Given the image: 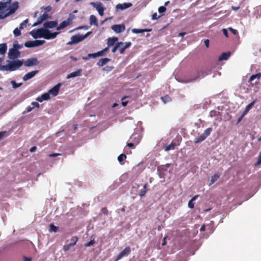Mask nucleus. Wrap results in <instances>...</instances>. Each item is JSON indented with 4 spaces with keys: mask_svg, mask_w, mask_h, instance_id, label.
<instances>
[{
    "mask_svg": "<svg viewBox=\"0 0 261 261\" xmlns=\"http://www.w3.org/2000/svg\"><path fill=\"white\" fill-rule=\"evenodd\" d=\"M38 73L37 70L32 71L26 74L23 77V80L24 81H28L32 78H33L35 75Z\"/></svg>",
    "mask_w": 261,
    "mask_h": 261,
    "instance_id": "aec40b11",
    "label": "nucleus"
},
{
    "mask_svg": "<svg viewBox=\"0 0 261 261\" xmlns=\"http://www.w3.org/2000/svg\"><path fill=\"white\" fill-rule=\"evenodd\" d=\"M117 40L118 38L117 37H112L108 38L107 42L108 46L107 47L109 48L110 46L113 45L116 43V42L117 41Z\"/></svg>",
    "mask_w": 261,
    "mask_h": 261,
    "instance_id": "5701e85b",
    "label": "nucleus"
},
{
    "mask_svg": "<svg viewBox=\"0 0 261 261\" xmlns=\"http://www.w3.org/2000/svg\"><path fill=\"white\" fill-rule=\"evenodd\" d=\"M59 155V154H58V153H52V154H49V156H50V157H55V156H58Z\"/></svg>",
    "mask_w": 261,
    "mask_h": 261,
    "instance_id": "69168bd1",
    "label": "nucleus"
},
{
    "mask_svg": "<svg viewBox=\"0 0 261 261\" xmlns=\"http://www.w3.org/2000/svg\"><path fill=\"white\" fill-rule=\"evenodd\" d=\"M77 240H78V238L76 237H73L72 238V241H73V243H71L68 244L67 245H65L63 247V250L64 251H67L68 250H69L71 247L73 246L76 244Z\"/></svg>",
    "mask_w": 261,
    "mask_h": 261,
    "instance_id": "a211bd4d",
    "label": "nucleus"
},
{
    "mask_svg": "<svg viewBox=\"0 0 261 261\" xmlns=\"http://www.w3.org/2000/svg\"><path fill=\"white\" fill-rule=\"evenodd\" d=\"M136 144L134 143H128L127 145L130 147H134Z\"/></svg>",
    "mask_w": 261,
    "mask_h": 261,
    "instance_id": "bf43d9fd",
    "label": "nucleus"
},
{
    "mask_svg": "<svg viewBox=\"0 0 261 261\" xmlns=\"http://www.w3.org/2000/svg\"><path fill=\"white\" fill-rule=\"evenodd\" d=\"M239 9H240V7H234V6L232 7V9L234 11H237Z\"/></svg>",
    "mask_w": 261,
    "mask_h": 261,
    "instance_id": "774afa93",
    "label": "nucleus"
},
{
    "mask_svg": "<svg viewBox=\"0 0 261 261\" xmlns=\"http://www.w3.org/2000/svg\"><path fill=\"white\" fill-rule=\"evenodd\" d=\"M61 86V84L59 83L50 89L47 93L43 94L41 96L37 98L36 100L40 102L44 100H47L50 98V95L56 96L58 95Z\"/></svg>",
    "mask_w": 261,
    "mask_h": 261,
    "instance_id": "7ed1b4c3",
    "label": "nucleus"
},
{
    "mask_svg": "<svg viewBox=\"0 0 261 261\" xmlns=\"http://www.w3.org/2000/svg\"><path fill=\"white\" fill-rule=\"evenodd\" d=\"M222 31H223L224 35H225V36L226 37H228V34L227 30L226 29H223L222 30Z\"/></svg>",
    "mask_w": 261,
    "mask_h": 261,
    "instance_id": "864d4df0",
    "label": "nucleus"
},
{
    "mask_svg": "<svg viewBox=\"0 0 261 261\" xmlns=\"http://www.w3.org/2000/svg\"><path fill=\"white\" fill-rule=\"evenodd\" d=\"M219 113H220L218 111H217L215 110H213L210 112V116L212 118L214 117L218 116L219 115Z\"/></svg>",
    "mask_w": 261,
    "mask_h": 261,
    "instance_id": "4c0bfd02",
    "label": "nucleus"
},
{
    "mask_svg": "<svg viewBox=\"0 0 261 261\" xmlns=\"http://www.w3.org/2000/svg\"><path fill=\"white\" fill-rule=\"evenodd\" d=\"M58 227L55 226L53 224H51L49 226V231L56 232L58 230Z\"/></svg>",
    "mask_w": 261,
    "mask_h": 261,
    "instance_id": "c9c22d12",
    "label": "nucleus"
},
{
    "mask_svg": "<svg viewBox=\"0 0 261 261\" xmlns=\"http://www.w3.org/2000/svg\"><path fill=\"white\" fill-rule=\"evenodd\" d=\"M147 184H145L143 186V188L141 190L140 193L139 194L140 196L143 197L144 196L147 191Z\"/></svg>",
    "mask_w": 261,
    "mask_h": 261,
    "instance_id": "f704fd0d",
    "label": "nucleus"
},
{
    "mask_svg": "<svg viewBox=\"0 0 261 261\" xmlns=\"http://www.w3.org/2000/svg\"><path fill=\"white\" fill-rule=\"evenodd\" d=\"M95 55V53L94 54H89L88 55V56L89 58H95L96 56Z\"/></svg>",
    "mask_w": 261,
    "mask_h": 261,
    "instance_id": "680f3d73",
    "label": "nucleus"
},
{
    "mask_svg": "<svg viewBox=\"0 0 261 261\" xmlns=\"http://www.w3.org/2000/svg\"><path fill=\"white\" fill-rule=\"evenodd\" d=\"M18 8V3L17 2L13 3L9 7V13L12 14L14 13Z\"/></svg>",
    "mask_w": 261,
    "mask_h": 261,
    "instance_id": "6ab92c4d",
    "label": "nucleus"
},
{
    "mask_svg": "<svg viewBox=\"0 0 261 261\" xmlns=\"http://www.w3.org/2000/svg\"><path fill=\"white\" fill-rule=\"evenodd\" d=\"M108 50V47H106L104 48L103 49L101 50V51H98L96 53H95V55L96 56V58L97 57H100L103 56V55Z\"/></svg>",
    "mask_w": 261,
    "mask_h": 261,
    "instance_id": "2f4dec72",
    "label": "nucleus"
},
{
    "mask_svg": "<svg viewBox=\"0 0 261 261\" xmlns=\"http://www.w3.org/2000/svg\"><path fill=\"white\" fill-rule=\"evenodd\" d=\"M31 106L32 107V108H38L39 107V104L37 102H32L31 103Z\"/></svg>",
    "mask_w": 261,
    "mask_h": 261,
    "instance_id": "de8ad7c7",
    "label": "nucleus"
},
{
    "mask_svg": "<svg viewBox=\"0 0 261 261\" xmlns=\"http://www.w3.org/2000/svg\"><path fill=\"white\" fill-rule=\"evenodd\" d=\"M7 49V45L6 43L0 44V54L4 55L5 54Z\"/></svg>",
    "mask_w": 261,
    "mask_h": 261,
    "instance_id": "b1692460",
    "label": "nucleus"
},
{
    "mask_svg": "<svg viewBox=\"0 0 261 261\" xmlns=\"http://www.w3.org/2000/svg\"><path fill=\"white\" fill-rule=\"evenodd\" d=\"M32 258L30 257H24V261H31Z\"/></svg>",
    "mask_w": 261,
    "mask_h": 261,
    "instance_id": "338daca9",
    "label": "nucleus"
},
{
    "mask_svg": "<svg viewBox=\"0 0 261 261\" xmlns=\"http://www.w3.org/2000/svg\"><path fill=\"white\" fill-rule=\"evenodd\" d=\"M58 23L57 20L47 21L43 24V27L46 29L49 30L55 27L57 28L58 27Z\"/></svg>",
    "mask_w": 261,
    "mask_h": 261,
    "instance_id": "1a4fd4ad",
    "label": "nucleus"
},
{
    "mask_svg": "<svg viewBox=\"0 0 261 261\" xmlns=\"http://www.w3.org/2000/svg\"><path fill=\"white\" fill-rule=\"evenodd\" d=\"M176 146V144L175 143L172 142L170 144L167 145L165 147V150L166 151H169L171 149H174L175 148V146Z\"/></svg>",
    "mask_w": 261,
    "mask_h": 261,
    "instance_id": "72a5a7b5",
    "label": "nucleus"
},
{
    "mask_svg": "<svg viewBox=\"0 0 261 261\" xmlns=\"http://www.w3.org/2000/svg\"><path fill=\"white\" fill-rule=\"evenodd\" d=\"M126 156L125 154H121L118 157V160L120 163H121L126 159Z\"/></svg>",
    "mask_w": 261,
    "mask_h": 261,
    "instance_id": "c03bdc74",
    "label": "nucleus"
},
{
    "mask_svg": "<svg viewBox=\"0 0 261 261\" xmlns=\"http://www.w3.org/2000/svg\"><path fill=\"white\" fill-rule=\"evenodd\" d=\"M132 6V4L130 3H125L123 4H118L116 7V10H123L126 9L129 7H131Z\"/></svg>",
    "mask_w": 261,
    "mask_h": 261,
    "instance_id": "ddd939ff",
    "label": "nucleus"
},
{
    "mask_svg": "<svg viewBox=\"0 0 261 261\" xmlns=\"http://www.w3.org/2000/svg\"><path fill=\"white\" fill-rule=\"evenodd\" d=\"M73 17V15L70 14L66 20L62 21L60 25L57 27L56 30L57 31H60L72 23Z\"/></svg>",
    "mask_w": 261,
    "mask_h": 261,
    "instance_id": "423d86ee",
    "label": "nucleus"
},
{
    "mask_svg": "<svg viewBox=\"0 0 261 261\" xmlns=\"http://www.w3.org/2000/svg\"><path fill=\"white\" fill-rule=\"evenodd\" d=\"M256 99L253 101H252L250 103H249L248 105H247L244 110V111L243 112L241 118L239 119V121H240L250 111V110L253 107L256 101Z\"/></svg>",
    "mask_w": 261,
    "mask_h": 261,
    "instance_id": "f8f14e48",
    "label": "nucleus"
},
{
    "mask_svg": "<svg viewBox=\"0 0 261 261\" xmlns=\"http://www.w3.org/2000/svg\"><path fill=\"white\" fill-rule=\"evenodd\" d=\"M89 28V27L88 25H84V26L77 27L76 29H75V30L84 29V30H88Z\"/></svg>",
    "mask_w": 261,
    "mask_h": 261,
    "instance_id": "8fccbe9b",
    "label": "nucleus"
},
{
    "mask_svg": "<svg viewBox=\"0 0 261 261\" xmlns=\"http://www.w3.org/2000/svg\"><path fill=\"white\" fill-rule=\"evenodd\" d=\"M261 77V73H258L256 74L252 75L250 79H249V82H252L255 79H257V80H259L260 78Z\"/></svg>",
    "mask_w": 261,
    "mask_h": 261,
    "instance_id": "c85d7f7f",
    "label": "nucleus"
},
{
    "mask_svg": "<svg viewBox=\"0 0 261 261\" xmlns=\"http://www.w3.org/2000/svg\"><path fill=\"white\" fill-rule=\"evenodd\" d=\"M38 61L36 58H31L28 59L24 63V65L27 67L33 66L37 65Z\"/></svg>",
    "mask_w": 261,
    "mask_h": 261,
    "instance_id": "dca6fc26",
    "label": "nucleus"
},
{
    "mask_svg": "<svg viewBox=\"0 0 261 261\" xmlns=\"http://www.w3.org/2000/svg\"><path fill=\"white\" fill-rule=\"evenodd\" d=\"M90 24L94 25L96 27L98 26V21L96 17L93 15L90 16Z\"/></svg>",
    "mask_w": 261,
    "mask_h": 261,
    "instance_id": "412c9836",
    "label": "nucleus"
},
{
    "mask_svg": "<svg viewBox=\"0 0 261 261\" xmlns=\"http://www.w3.org/2000/svg\"><path fill=\"white\" fill-rule=\"evenodd\" d=\"M12 0H3V2L0 3V9H4L7 7L6 5L9 4Z\"/></svg>",
    "mask_w": 261,
    "mask_h": 261,
    "instance_id": "c756f323",
    "label": "nucleus"
},
{
    "mask_svg": "<svg viewBox=\"0 0 261 261\" xmlns=\"http://www.w3.org/2000/svg\"><path fill=\"white\" fill-rule=\"evenodd\" d=\"M212 131V128H208L202 134L206 138L208 137Z\"/></svg>",
    "mask_w": 261,
    "mask_h": 261,
    "instance_id": "79ce46f5",
    "label": "nucleus"
},
{
    "mask_svg": "<svg viewBox=\"0 0 261 261\" xmlns=\"http://www.w3.org/2000/svg\"><path fill=\"white\" fill-rule=\"evenodd\" d=\"M111 29L116 33H120L124 31L125 27L123 24H115L111 27Z\"/></svg>",
    "mask_w": 261,
    "mask_h": 261,
    "instance_id": "9b49d317",
    "label": "nucleus"
},
{
    "mask_svg": "<svg viewBox=\"0 0 261 261\" xmlns=\"http://www.w3.org/2000/svg\"><path fill=\"white\" fill-rule=\"evenodd\" d=\"M20 30L21 29H20V28H17L14 29V30L13 31V34L15 36L17 37L21 35Z\"/></svg>",
    "mask_w": 261,
    "mask_h": 261,
    "instance_id": "ea45409f",
    "label": "nucleus"
},
{
    "mask_svg": "<svg viewBox=\"0 0 261 261\" xmlns=\"http://www.w3.org/2000/svg\"><path fill=\"white\" fill-rule=\"evenodd\" d=\"M228 29L234 35H236L238 33L237 31L232 28H229Z\"/></svg>",
    "mask_w": 261,
    "mask_h": 261,
    "instance_id": "6e6d98bb",
    "label": "nucleus"
},
{
    "mask_svg": "<svg viewBox=\"0 0 261 261\" xmlns=\"http://www.w3.org/2000/svg\"><path fill=\"white\" fill-rule=\"evenodd\" d=\"M132 32L135 34L142 33L148 31L147 29H133L132 30Z\"/></svg>",
    "mask_w": 261,
    "mask_h": 261,
    "instance_id": "7c9ffc66",
    "label": "nucleus"
},
{
    "mask_svg": "<svg viewBox=\"0 0 261 261\" xmlns=\"http://www.w3.org/2000/svg\"><path fill=\"white\" fill-rule=\"evenodd\" d=\"M11 84L12 85V86H13V88H17L18 87H19L21 84H17V83L14 81H12L11 82Z\"/></svg>",
    "mask_w": 261,
    "mask_h": 261,
    "instance_id": "09e8293b",
    "label": "nucleus"
},
{
    "mask_svg": "<svg viewBox=\"0 0 261 261\" xmlns=\"http://www.w3.org/2000/svg\"><path fill=\"white\" fill-rule=\"evenodd\" d=\"M166 10V8L164 6H161L159 7L158 9V11L160 13H163L165 12Z\"/></svg>",
    "mask_w": 261,
    "mask_h": 261,
    "instance_id": "49530a36",
    "label": "nucleus"
},
{
    "mask_svg": "<svg viewBox=\"0 0 261 261\" xmlns=\"http://www.w3.org/2000/svg\"><path fill=\"white\" fill-rule=\"evenodd\" d=\"M198 76L197 77L195 80H196V79L197 78H202V77H203L204 76H205L206 75H207L208 73H207L206 71H201L200 72H198Z\"/></svg>",
    "mask_w": 261,
    "mask_h": 261,
    "instance_id": "58836bf2",
    "label": "nucleus"
},
{
    "mask_svg": "<svg viewBox=\"0 0 261 261\" xmlns=\"http://www.w3.org/2000/svg\"><path fill=\"white\" fill-rule=\"evenodd\" d=\"M158 18H159V16H158V14L156 13H154L152 16V20L157 19Z\"/></svg>",
    "mask_w": 261,
    "mask_h": 261,
    "instance_id": "4d7b16f0",
    "label": "nucleus"
},
{
    "mask_svg": "<svg viewBox=\"0 0 261 261\" xmlns=\"http://www.w3.org/2000/svg\"><path fill=\"white\" fill-rule=\"evenodd\" d=\"M7 65L5 66L0 65V70L6 71H13L18 69L21 67L23 63V60L7 61Z\"/></svg>",
    "mask_w": 261,
    "mask_h": 261,
    "instance_id": "f03ea898",
    "label": "nucleus"
},
{
    "mask_svg": "<svg viewBox=\"0 0 261 261\" xmlns=\"http://www.w3.org/2000/svg\"><path fill=\"white\" fill-rule=\"evenodd\" d=\"M34 109L32 108V106H29L27 107V109H26V112L29 113V112H30L31 111H32Z\"/></svg>",
    "mask_w": 261,
    "mask_h": 261,
    "instance_id": "13d9d810",
    "label": "nucleus"
},
{
    "mask_svg": "<svg viewBox=\"0 0 261 261\" xmlns=\"http://www.w3.org/2000/svg\"><path fill=\"white\" fill-rule=\"evenodd\" d=\"M198 195L194 196L188 202V206L190 208H193L194 207V201L197 198Z\"/></svg>",
    "mask_w": 261,
    "mask_h": 261,
    "instance_id": "cd10ccee",
    "label": "nucleus"
},
{
    "mask_svg": "<svg viewBox=\"0 0 261 261\" xmlns=\"http://www.w3.org/2000/svg\"><path fill=\"white\" fill-rule=\"evenodd\" d=\"M125 97L122 98V105L123 106L125 107L127 105L128 101L125 100Z\"/></svg>",
    "mask_w": 261,
    "mask_h": 261,
    "instance_id": "603ef678",
    "label": "nucleus"
},
{
    "mask_svg": "<svg viewBox=\"0 0 261 261\" xmlns=\"http://www.w3.org/2000/svg\"><path fill=\"white\" fill-rule=\"evenodd\" d=\"M36 149H37V147L36 146H33L30 148V151L31 152H33L36 151Z\"/></svg>",
    "mask_w": 261,
    "mask_h": 261,
    "instance_id": "e2e57ef3",
    "label": "nucleus"
},
{
    "mask_svg": "<svg viewBox=\"0 0 261 261\" xmlns=\"http://www.w3.org/2000/svg\"><path fill=\"white\" fill-rule=\"evenodd\" d=\"M94 244V240H91L89 242L85 244V246L86 247H90L92 245H93Z\"/></svg>",
    "mask_w": 261,
    "mask_h": 261,
    "instance_id": "3c124183",
    "label": "nucleus"
},
{
    "mask_svg": "<svg viewBox=\"0 0 261 261\" xmlns=\"http://www.w3.org/2000/svg\"><path fill=\"white\" fill-rule=\"evenodd\" d=\"M92 32H88L85 35H82L80 34H76L71 37V41L69 42L68 44H76L87 38L91 34Z\"/></svg>",
    "mask_w": 261,
    "mask_h": 261,
    "instance_id": "20e7f679",
    "label": "nucleus"
},
{
    "mask_svg": "<svg viewBox=\"0 0 261 261\" xmlns=\"http://www.w3.org/2000/svg\"><path fill=\"white\" fill-rule=\"evenodd\" d=\"M141 139V137L140 135L137 134H133L130 137V139L134 140L135 144H138L139 143Z\"/></svg>",
    "mask_w": 261,
    "mask_h": 261,
    "instance_id": "4be33fe9",
    "label": "nucleus"
},
{
    "mask_svg": "<svg viewBox=\"0 0 261 261\" xmlns=\"http://www.w3.org/2000/svg\"><path fill=\"white\" fill-rule=\"evenodd\" d=\"M90 4L92 5L94 8H95L98 12H99L101 10H105V8L103 7L102 4L100 2H91Z\"/></svg>",
    "mask_w": 261,
    "mask_h": 261,
    "instance_id": "4468645a",
    "label": "nucleus"
},
{
    "mask_svg": "<svg viewBox=\"0 0 261 261\" xmlns=\"http://www.w3.org/2000/svg\"><path fill=\"white\" fill-rule=\"evenodd\" d=\"M206 139V137L203 135L201 134L198 138L196 139L194 141L195 143H200Z\"/></svg>",
    "mask_w": 261,
    "mask_h": 261,
    "instance_id": "473e14b6",
    "label": "nucleus"
},
{
    "mask_svg": "<svg viewBox=\"0 0 261 261\" xmlns=\"http://www.w3.org/2000/svg\"><path fill=\"white\" fill-rule=\"evenodd\" d=\"M48 17V14L47 12H44L42 15L40 16L38 18L37 21L34 23L33 25V27L38 25V24H41L44 21L47 19Z\"/></svg>",
    "mask_w": 261,
    "mask_h": 261,
    "instance_id": "6e6552de",
    "label": "nucleus"
},
{
    "mask_svg": "<svg viewBox=\"0 0 261 261\" xmlns=\"http://www.w3.org/2000/svg\"><path fill=\"white\" fill-rule=\"evenodd\" d=\"M59 34V32H51V31L46 29L44 27L38 29H34L30 32V34L34 39L43 38L47 40L55 39Z\"/></svg>",
    "mask_w": 261,
    "mask_h": 261,
    "instance_id": "f257e3e1",
    "label": "nucleus"
},
{
    "mask_svg": "<svg viewBox=\"0 0 261 261\" xmlns=\"http://www.w3.org/2000/svg\"><path fill=\"white\" fill-rule=\"evenodd\" d=\"M122 44H123L120 45V47H119L118 48V49L119 50L120 54H123L124 53L125 50L126 48H129L132 45V43L130 42H122Z\"/></svg>",
    "mask_w": 261,
    "mask_h": 261,
    "instance_id": "2eb2a0df",
    "label": "nucleus"
},
{
    "mask_svg": "<svg viewBox=\"0 0 261 261\" xmlns=\"http://www.w3.org/2000/svg\"><path fill=\"white\" fill-rule=\"evenodd\" d=\"M261 164V153H260L258 159L257 161V162L255 163V165H258Z\"/></svg>",
    "mask_w": 261,
    "mask_h": 261,
    "instance_id": "5fc2aeb1",
    "label": "nucleus"
},
{
    "mask_svg": "<svg viewBox=\"0 0 261 261\" xmlns=\"http://www.w3.org/2000/svg\"><path fill=\"white\" fill-rule=\"evenodd\" d=\"M204 44L205 45V46L208 47V46H209V40L206 39L204 41Z\"/></svg>",
    "mask_w": 261,
    "mask_h": 261,
    "instance_id": "0e129e2a",
    "label": "nucleus"
},
{
    "mask_svg": "<svg viewBox=\"0 0 261 261\" xmlns=\"http://www.w3.org/2000/svg\"><path fill=\"white\" fill-rule=\"evenodd\" d=\"M22 47V45H20L18 43H14L13 44V48L16 50H18L19 49L21 48Z\"/></svg>",
    "mask_w": 261,
    "mask_h": 261,
    "instance_id": "a18cd8bd",
    "label": "nucleus"
},
{
    "mask_svg": "<svg viewBox=\"0 0 261 261\" xmlns=\"http://www.w3.org/2000/svg\"><path fill=\"white\" fill-rule=\"evenodd\" d=\"M161 99H162V101H163L165 103H167V102H169V101H171V98H170V97L169 96H168V95H166V96H164V97H161Z\"/></svg>",
    "mask_w": 261,
    "mask_h": 261,
    "instance_id": "37998d69",
    "label": "nucleus"
},
{
    "mask_svg": "<svg viewBox=\"0 0 261 261\" xmlns=\"http://www.w3.org/2000/svg\"><path fill=\"white\" fill-rule=\"evenodd\" d=\"M130 252V248L129 247H126L117 256L115 261H118L123 256L127 255Z\"/></svg>",
    "mask_w": 261,
    "mask_h": 261,
    "instance_id": "9d476101",
    "label": "nucleus"
},
{
    "mask_svg": "<svg viewBox=\"0 0 261 261\" xmlns=\"http://www.w3.org/2000/svg\"><path fill=\"white\" fill-rule=\"evenodd\" d=\"M110 60L108 58H103L99 60L98 62L97 63V65L99 66H103L106 64H107Z\"/></svg>",
    "mask_w": 261,
    "mask_h": 261,
    "instance_id": "bb28decb",
    "label": "nucleus"
},
{
    "mask_svg": "<svg viewBox=\"0 0 261 261\" xmlns=\"http://www.w3.org/2000/svg\"><path fill=\"white\" fill-rule=\"evenodd\" d=\"M6 132H0V140H1L5 135Z\"/></svg>",
    "mask_w": 261,
    "mask_h": 261,
    "instance_id": "052dcab7",
    "label": "nucleus"
},
{
    "mask_svg": "<svg viewBox=\"0 0 261 261\" xmlns=\"http://www.w3.org/2000/svg\"><path fill=\"white\" fill-rule=\"evenodd\" d=\"M28 23V19H27L25 20H24L23 22H22L20 25H19V28L20 29H23L24 28L26 27H27V25Z\"/></svg>",
    "mask_w": 261,
    "mask_h": 261,
    "instance_id": "a19ab883",
    "label": "nucleus"
},
{
    "mask_svg": "<svg viewBox=\"0 0 261 261\" xmlns=\"http://www.w3.org/2000/svg\"><path fill=\"white\" fill-rule=\"evenodd\" d=\"M45 43L43 40H36L34 41H29L25 43L24 46L27 47H34L42 45Z\"/></svg>",
    "mask_w": 261,
    "mask_h": 261,
    "instance_id": "39448f33",
    "label": "nucleus"
},
{
    "mask_svg": "<svg viewBox=\"0 0 261 261\" xmlns=\"http://www.w3.org/2000/svg\"><path fill=\"white\" fill-rule=\"evenodd\" d=\"M20 55V53L19 50H16L13 48L10 49L9 50L8 57L11 60H15L19 57Z\"/></svg>",
    "mask_w": 261,
    "mask_h": 261,
    "instance_id": "0eeeda50",
    "label": "nucleus"
},
{
    "mask_svg": "<svg viewBox=\"0 0 261 261\" xmlns=\"http://www.w3.org/2000/svg\"><path fill=\"white\" fill-rule=\"evenodd\" d=\"M82 70L81 69H77L76 71L71 72L68 74L67 79H69L70 78L75 77L76 76H80L82 75Z\"/></svg>",
    "mask_w": 261,
    "mask_h": 261,
    "instance_id": "f3484780",
    "label": "nucleus"
},
{
    "mask_svg": "<svg viewBox=\"0 0 261 261\" xmlns=\"http://www.w3.org/2000/svg\"><path fill=\"white\" fill-rule=\"evenodd\" d=\"M220 177V174H215L213 176L211 177L210 182L209 183V186H211L213 184H214Z\"/></svg>",
    "mask_w": 261,
    "mask_h": 261,
    "instance_id": "a878e982",
    "label": "nucleus"
},
{
    "mask_svg": "<svg viewBox=\"0 0 261 261\" xmlns=\"http://www.w3.org/2000/svg\"><path fill=\"white\" fill-rule=\"evenodd\" d=\"M230 56V52L224 53L219 57V60L220 61L226 60L228 59Z\"/></svg>",
    "mask_w": 261,
    "mask_h": 261,
    "instance_id": "393cba45",
    "label": "nucleus"
},
{
    "mask_svg": "<svg viewBox=\"0 0 261 261\" xmlns=\"http://www.w3.org/2000/svg\"><path fill=\"white\" fill-rule=\"evenodd\" d=\"M121 44H123L122 42H119L116 43L115 45L112 50V53H115L117 49H119L118 48L120 47V45Z\"/></svg>",
    "mask_w": 261,
    "mask_h": 261,
    "instance_id": "e433bc0d",
    "label": "nucleus"
}]
</instances>
